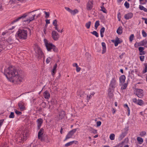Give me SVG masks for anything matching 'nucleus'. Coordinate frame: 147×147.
Instances as JSON below:
<instances>
[{
    "mask_svg": "<svg viewBox=\"0 0 147 147\" xmlns=\"http://www.w3.org/2000/svg\"><path fill=\"white\" fill-rule=\"evenodd\" d=\"M4 74L6 76L8 79H9L10 81H12L13 80H16L15 78L18 74L16 69L14 66L9 67L6 70H4Z\"/></svg>",
    "mask_w": 147,
    "mask_h": 147,
    "instance_id": "obj_1",
    "label": "nucleus"
},
{
    "mask_svg": "<svg viewBox=\"0 0 147 147\" xmlns=\"http://www.w3.org/2000/svg\"><path fill=\"white\" fill-rule=\"evenodd\" d=\"M29 34L31 35V31L28 28L25 29L19 30L17 32L18 36V38L22 40H26L27 38L28 33Z\"/></svg>",
    "mask_w": 147,
    "mask_h": 147,
    "instance_id": "obj_2",
    "label": "nucleus"
},
{
    "mask_svg": "<svg viewBox=\"0 0 147 147\" xmlns=\"http://www.w3.org/2000/svg\"><path fill=\"white\" fill-rule=\"evenodd\" d=\"M28 16V14L27 13H25L23 14L21 16H20L16 19L13 20L12 23L16 22L19 21L20 20H22L23 22H30L33 20H34V17L36 16V14H33L32 15V17L30 18L29 19H28L27 20H24V19Z\"/></svg>",
    "mask_w": 147,
    "mask_h": 147,
    "instance_id": "obj_3",
    "label": "nucleus"
},
{
    "mask_svg": "<svg viewBox=\"0 0 147 147\" xmlns=\"http://www.w3.org/2000/svg\"><path fill=\"white\" fill-rule=\"evenodd\" d=\"M45 45L47 50L48 51H51L52 49L53 51L55 52H57L58 51L57 48L56 46L53 45L52 43H48L47 40H44Z\"/></svg>",
    "mask_w": 147,
    "mask_h": 147,
    "instance_id": "obj_4",
    "label": "nucleus"
},
{
    "mask_svg": "<svg viewBox=\"0 0 147 147\" xmlns=\"http://www.w3.org/2000/svg\"><path fill=\"white\" fill-rule=\"evenodd\" d=\"M35 52L36 53V56L39 58H41L42 56L43 53L40 47H37L34 48Z\"/></svg>",
    "mask_w": 147,
    "mask_h": 147,
    "instance_id": "obj_5",
    "label": "nucleus"
},
{
    "mask_svg": "<svg viewBox=\"0 0 147 147\" xmlns=\"http://www.w3.org/2000/svg\"><path fill=\"white\" fill-rule=\"evenodd\" d=\"M51 35L53 38L55 40H58L60 37L59 35L55 30H53L52 31Z\"/></svg>",
    "mask_w": 147,
    "mask_h": 147,
    "instance_id": "obj_6",
    "label": "nucleus"
},
{
    "mask_svg": "<svg viewBox=\"0 0 147 147\" xmlns=\"http://www.w3.org/2000/svg\"><path fill=\"white\" fill-rule=\"evenodd\" d=\"M77 129H75L70 131L66 136L65 138L64 141H65L68 139L72 138V135L76 131Z\"/></svg>",
    "mask_w": 147,
    "mask_h": 147,
    "instance_id": "obj_7",
    "label": "nucleus"
},
{
    "mask_svg": "<svg viewBox=\"0 0 147 147\" xmlns=\"http://www.w3.org/2000/svg\"><path fill=\"white\" fill-rule=\"evenodd\" d=\"M136 93V95L139 98H142L144 95L143 92V90L141 89L137 88Z\"/></svg>",
    "mask_w": 147,
    "mask_h": 147,
    "instance_id": "obj_8",
    "label": "nucleus"
},
{
    "mask_svg": "<svg viewBox=\"0 0 147 147\" xmlns=\"http://www.w3.org/2000/svg\"><path fill=\"white\" fill-rule=\"evenodd\" d=\"M44 132V129L42 128L39 130L38 134V138L39 139L41 140H42L43 138L42 137V136Z\"/></svg>",
    "mask_w": 147,
    "mask_h": 147,
    "instance_id": "obj_9",
    "label": "nucleus"
},
{
    "mask_svg": "<svg viewBox=\"0 0 147 147\" xmlns=\"http://www.w3.org/2000/svg\"><path fill=\"white\" fill-rule=\"evenodd\" d=\"M93 2L92 0H90L88 3L87 5V9L88 10L91 9L93 7Z\"/></svg>",
    "mask_w": 147,
    "mask_h": 147,
    "instance_id": "obj_10",
    "label": "nucleus"
},
{
    "mask_svg": "<svg viewBox=\"0 0 147 147\" xmlns=\"http://www.w3.org/2000/svg\"><path fill=\"white\" fill-rule=\"evenodd\" d=\"M65 112L63 111H60L59 114L58 118L59 120L62 119L65 116Z\"/></svg>",
    "mask_w": 147,
    "mask_h": 147,
    "instance_id": "obj_11",
    "label": "nucleus"
},
{
    "mask_svg": "<svg viewBox=\"0 0 147 147\" xmlns=\"http://www.w3.org/2000/svg\"><path fill=\"white\" fill-rule=\"evenodd\" d=\"M16 80H13L12 81L13 82L16 81V82H21L22 81L23 78L21 77L18 75H17L16 77L15 78Z\"/></svg>",
    "mask_w": 147,
    "mask_h": 147,
    "instance_id": "obj_12",
    "label": "nucleus"
},
{
    "mask_svg": "<svg viewBox=\"0 0 147 147\" xmlns=\"http://www.w3.org/2000/svg\"><path fill=\"white\" fill-rule=\"evenodd\" d=\"M36 122L37 123V129H39L43 122L42 119L41 118L39 119H37Z\"/></svg>",
    "mask_w": 147,
    "mask_h": 147,
    "instance_id": "obj_13",
    "label": "nucleus"
},
{
    "mask_svg": "<svg viewBox=\"0 0 147 147\" xmlns=\"http://www.w3.org/2000/svg\"><path fill=\"white\" fill-rule=\"evenodd\" d=\"M24 103L22 102H19L18 104V107L21 111H23L25 109V107L24 106Z\"/></svg>",
    "mask_w": 147,
    "mask_h": 147,
    "instance_id": "obj_14",
    "label": "nucleus"
},
{
    "mask_svg": "<svg viewBox=\"0 0 147 147\" xmlns=\"http://www.w3.org/2000/svg\"><path fill=\"white\" fill-rule=\"evenodd\" d=\"M133 16V14L132 13H129L125 14L124 18L126 20H128L131 18Z\"/></svg>",
    "mask_w": 147,
    "mask_h": 147,
    "instance_id": "obj_15",
    "label": "nucleus"
},
{
    "mask_svg": "<svg viewBox=\"0 0 147 147\" xmlns=\"http://www.w3.org/2000/svg\"><path fill=\"white\" fill-rule=\"evenodd\" d=\"M116 79L115 78H113L111 81V84H110V86L112 88H114V86L115 85V83H116Z\"/></svg>",
    "mask_w": 147,
    "mask_h": 147,
    "instance_id": "obj_16",
    "label": "nucleus"
},
{
    "mask_svg": "<svg viewBox=\"0 0 147 147\" xmlns=\"http://www.w3.org/2000/svg\"><path fill=\"white\" fill-rule=\"evenodd\" d=\"M102 46V53L104 54L106 52V47L105 44L104 42H102L101 43Z\"/></svg>",
    "mask_w": 147,
    "mask_h": 147,
    "instance_id": "obj_17",
    "label": "nucleus"
},
{
    "mask_svg": "<svg viewBox=\"0 0 147 147\" xmlns=\"http://www.w3.org/2000/svg\"><path fill=\"white\" fill-rule=\"evenodd\" d=\"M44 96L45 98L46 99H48L50 97V94L48 91H46L44 92Z\"/></svg>",
    "mask_w": 147,
    "mask_h": 147,
    "instance_id": "obj_18",
    "label": "nucleus"
},
{
    "mask_svg": "<svg viewBox=\"0 0 147 147\" xmlns=\"http://www.w3.org/2000/svg\"><path fill=\"white\" fill-rule=\"evenodd\" d=\"M125 131L124 132H123L121 134L120 136V138L121 140L125 137L126 134H127V131L126 129H125Z\"/></svg>",
    "mask_w": 147,
    "mask_h": 147,
    "instance_id": "obj_19",
    "label": "nucleus"
},
{
    "mask_svg": "<svg viewBox=\"0 0 147 147\" xmlns=\"http://www.w3.org/2000/svg\"><path fill=\"white\" fill-rule=\"evenodd\" d=\"M57 67V65L56 63L55 64L53 67V69L51 71L52 75L53 76L54 75L56 71V69Z\"/></svg>",
    "mask_w": 147,
    "mask_h": 147,
    "instance_id": "obj_20",
    "label": "nucleus"
},
{
    "mask_svg": "<svg viewBox=\"0 0 147 147\" xmlns=\"http://www.w3.org/2000/svg\"><path fill=\"white\" fill-rule=\"evenodd\" d=\"M112 41L114 42L115 46H117L118 45V44L120 43H121L120 42V41L119 38L118 37H117L116 38V40L114 42V40H112Z\"/></svg>",
    "mask_w": 147,
    "mask_h": 147,
    "instance_id": "obj_21",
    "label": "nucleus"
},
{
    "mask_svg": "<svg viewBox=\"0 0 147 147\" xmlns=\"http://www.w3.org/2000/svg\"><path fill=\"white\" fill-rule=\"evenodd\" d=\"M125 77L124 75H122L119 78L120 81L121 83H123L125 82Z\"/></svg>",
    "mask_w": 147,
    "mask_h": 147,
    "instance_id": "obj_22",
    "label": "nucleus"
},
{
    "mask_svg": "<svg viewBox=\"0 0 147 147\" xmlns=\"http://www.w3.org/2000/svg\"><path fill=\"white\" fill-rule=\"evenodd\" d=\"M122 28L121 26L119 27L117 30V32L119 35L121 34L122 33Z\"/></svg>",
    "mask_w": 147,
    "mask_h": 147,
    "instance_id": "obj_23",
    "label": "nucleus"
},
{
    "mask_svg": "<svg viewBox=\"0 0 147 147\" xmlns=\"http://www.w3.org/2000/svg\"><path fill=\"white\" fill-rule=\"evenodd\" d=\"M113 91L112 92V90H111L110 88H109L108 90V95L109 97L110 98H112L113 95Z\"/></svg>",
    "mask_w": 147,
    "mask_h": 147,
    "instance_id": "obj_24",
    "label": "nucleus"
},
{
    "mask_svg": "<svg viewBox=\"0 0 147 147\" xmlns=\"http://www.w3.org/2000/svg\"><path fill=\"white\" fill-rule=\"evenodd\" d=\"M137 140L140 144H142L143 142V139L139 137H138L137 138Z\"/></svg>",
    "mask_w": 147,
    "mask_h": 147,
    "instance_id": "obj_25",
    "label": "nucleus"
},
{
    "mask_svg": "<svg viewBox=\"0 0 147 147\" xmlns=\"http://www.w3.org/2000/svg\"><path fill=\"white\" fill-rule=\"evenodd\" d=\"M139 8L140 10H143L145 12H147V9L146 8H145L143 6L141 5H140L139 6Z\"/></svg>",
    "mask_w": 147,
    "mask_h": 147,
    "instance_id": "obj_26",
    "label": "nucleus"
},
{
    "mask_svg": "<svg viewBox=\"0 0 147 147\" xmlns=\"http://www.w3.org/2000/svg\"><path fill=\"white\" fill-rule=\"evenodd\" d=\"M137 104L139 105H142L144 104V101L142 100L138 99Z\"/></svg>",
    "mask_w": 147,
    "mask_h": 147,
    "instance_id": "obj_27",
    "label": "nucleus"
},
{
    "mask_svg": "<svg viewBox=\"0 0 147 147\" xmlns=\"http://www.w3.org/2000/svg\"><path fill=\"white\" fill-rule=\"evenodd\" d=\"M77 142V141H75L70 142H69L66 143V144H65V146L66 147L68 146L71 145L73 143H74V142Z\"/></svg>",
    "mask_w": 147,
    "mask_h": 147,
    "instance_id": "obj_28",
    "label": "nucleus"
},
{
    "mask_svg": "<svg viewBox=\"0 0 147 147\" xmlns=\"http://www.w3.org/2000/svg\"><path fill=\"white\" fill-rule=\"evenodd\" d=\"M7 42L9 43V44H11L13 42V39L9 37L8 38L7 40Z\"/></svg>",
    "mask_w": 147,
    "mask_h": 147,
    "instance_id": "obj_29",
    "label": "nucleus"
},
{
    "mask_svg": "<svg viewBox=\"0 0 147 147\" xmlns=\"http://www.w3.org/2000/svg\"><path fill=\"white\" fill-rule=\"evenodd\" d=\"M100 22L99 20L97 21L95 23L94 26L96 29L98 26L100 25Z\"/></svg>",
    "mask_w": 147,
    "mask_h": 147,
    "instance_id": "obj_30",
    "label": "nucleus"
},
{
    "mask_svg": "<svg viewBox=\"0 0 147 147\" xmlns=\"http://www.w3.org/2000/svg\"><path fill=\"white\" fill-rule=\"evenodd\" d=\"M104 3H103V5ZM101 10L104 13H107V11L106 9L105 8V7H104L103 5H102V6H101Z\"/></svg>",
    "mask_w": 147,
    "mask_h": 147,
    "instance_id": "obj_31",
    "label": "nucleus"
},
{
    "mask_svg": "<svg viewBox=\"0 0 147 147\" xmlns=\"http://www.w3.org/2000/svg\"><path fill=\"white\" fill-rule=\"evenodd\" d=\"M91 24V22L89 21L88 22L86 23L85 24V26L87 29L90 28Z\"/></svg>",
    "mask_w": 147,
    "mask_h": 147,
    "instance_id": "obj_32",
    "label": "nucleus"
},
{
    "mask_svg": "<svg viewBox=\"0 0 147 147\" xmlns=\"http://www.w3.org/2000/svg\"><path fill=\"white\" fill-rule=\"evenodd\" d=\"M78 12V11L77 9H76L74 10H71L70 13L72 15H74L75 14Z\"/></svg>",
    "mask_w": 147,
    "mask_h": 147,
    "instance_id": "obj_33",
    "label": "nucleus"
},
{
    "mask_svg": "<svg viewBox=\"0 0 147 147\" xmlns=\"http://www.w3.org/2000/svg\"><path fill=\"white\" fill-rule=\"evenodd\" d=\"M115 135L113 134H111L109 137L110 139L111 140H113L115 139Z\"/></svg>",
    "mask_w": 147,
    "mask_h": 147,
    "instance_id": "obj_34",
    "label": "nucleus"
},
{
    "mask_svg": "<svg viewBox=\"0 0 147 147\" xmlns=\"http://www.w3.org/2000/svg\"><path fill=\"white\" fill-rule=\"evenodd\" d=\"M91 33L93 35H95L96 37H98V33L95 31H94L92 32H91Z\"/></svg>",
    "mask_w": 147,
    "mask_h": 147,
    "instance_id": "obj_35",
    "label": "nucleus"
},
{
    "mask_svg": "<svg viewBox=\"0 0 147 147\" xmlns=\"http://www.w3.org/2000/svg\"><path fill=\"white\" fill-rule=\"evenodd\" d=\"M15 113L18 115H20L22 114V113L21 112L18 111L16 109H14Z\"/></svg>",
    "mask_w": 147,
    "mask_h": 147,
    "instance_id": "obj_36",
    "label": "nucleus"
},
{
    "mask_svg": "<svg viewBox=\"0 0 147 147\" xmlns=\"http://www.w3.org/2000/svg\"><path fill=\"white\" fill-rule=\"evenodd\" d=\"M89 130L90 131H91V132L93 133L94 134H95L97 133V130L94 129L92 128H90L89 129Z\"/></svg>",
    "mask_w": 147,
    "mask_h": 147,
    "instance_id": "obj_37",
    "label": "nucleus"
},
{
    "mask_svg": "<svg viewBox=\"0 0 147 147\" xmlns=\"http://www.w3.org/2000/svg\"><path fill=\"white\" fill-rule=\"evenodd\" d=\"M124 5L127 9L129 7V4L127 1H126Z\"/></svg>",
    "mask_w": 147,
    "mask_h": 147,
    "instance_id": "obj_38",
    "label": "nucleus"
},
{
    "mask_svg": "<svg viewBox=\"0 0 147 147\" xmlns=\"http://www.w3.org/2000/svg\"><path fill=\"white\" fill-rule=\"evenodd\" d=\"M14 117V115L13 112H11L10 115L9 116V118H13Z\"/></svg>",
    "mask_w": 147,
    "mask_h": 147,
    "instance_id": "obj_39",
    "label": "nucleus"
},
{
    "mask_svg": "<svg viewBox=\"0 0 147 147\" xmlns=\"http://www.w3.org/2000/svg\"><path fill=\"white\" fill-rule=\"evenodd\" d=\"M5 49V46L4 45L0 44V52L3 49Z\"/></svg>",
    "mask_w": 147,
    "mask_h": 147,
    "instance_id": "obj_40",
    "label": "nucleus"
},
{
    "mask_svg": "<svg viewBox=\"0 0 147 147\" xmlns=\"http://www.w3.org/2000/svg\"><path fill=\"white\" fill-rule=\"evenodd\" d=\"M123 142H121L119 143L118 145H116L114 147H122L123 145Z\"/></svg>",
    "mask_w": 147,
    "mask_h": 147,
    "instance_id": "obj_41",
    "label": "nucleus"
},
{
    "mask_svg": "<svg viewBox=\"0 0 147 147\" xmlns=\"http://www.w3.org/2000/svg\"><path fill=\"white\" fill-rule=\"evenodd\" d=\"M134 36L133 34H131L130 36L129 37V41L130 42H131L133 40L134 38Z\"/></svg>",
    "mask_w": 147,
    "mask_h": 147,
    "instance_id": "obj_42",
    "label": "nucleus"
},
{
    "mask_svg": "<svg viewBox=\"0 0 147 147\" xmlns=\"http://www.w3.org/2000/svg\"><path fill=\"white\" fill-rule=\"evenodd\" d=\"M144 49V48L142 47H140L138 48L139 51L140 53L143 52Z\"/></svg>",
    "mask_w": 147,
    "mask_h": 147,
    "instance_id": "obj_43",
    "label": "nucleus"
},
{
    "mask_svg": "<svg viewBox=\"0 0 147 147\" xmlns=\"http://www.w3.org/2000/svg\"><path fill=\"white\" fill-rule=\"evenodd\" d=\"M84 96V95H83ZM86 96L87 98V100H88H88L92 97V96L91 95H90L89 96H88V95H86V94H85L84 95V96L86 97Z\"/></svg>",
    "mask_w": 147,
    "mask_h": 147,
    "instance_id": "obj_44",
    "label": "nucleus"
},
{
    "mask_svg": "<svg viewBox=\"0 0 147 147\" xmlns=\"http://www.w3.org/2000/svg\"><path fill=\"white\" fill-rule=\"evenodd\" d=\"M137 44H138V46H143V44L142 41H141V42L139 43H136L135 44V46Z\"/></svg>",
    "mask_w": 147,
    "mask_h": 147,
    "instance_id": "obj_45",
    "label": "nucleus"
},
{
    "mask_svg": "<svg viewBox=\"0 0 147 147\" xmlns=\"http://www.w3.org/2000/svg\"><path fill=\"white\" fill-rule=\"evenodd\" d=\"M142 34L143 37H146L147 36V34L144 30L142 31Z\"/></svg>",
    "mask_w": 147,
    "mask_h": 147,
    "instance_id": "obj_46",
    "label": "nucleus"
},
{
    "mask_svg": "<svg viewBox=\"0 0 147 147\" xmlns=\"http://www.w3.org/2000/svg\"><path fill=\"white\" fill-rule=\"evenodd\" d=\"M147 71V65H145V69L143 71V73L144 74Z\"/></svg>",
    "mask_w": 147,
    "mask_h": 147,
    "instance_id": "obj_47",
    "label": "nucleus"
},
{
    "mask_svg": "<svg viewBox=\"0 0 147 147\" xmlns=\"http://www.w3.org/2000/svg\"><path fill=\"white\" fill-rule=\"evenodd\" d=\"M44 13L46 15L45 17L47 18L49 16V12H47L46 11H44Z\"/></svg>",
    "mask_w": 147,
    "mask_h": 147,
    "instance_id": "obj_48",
    "label": "nucleus"
},
{
    "mask_svg": "<svg viewBox=\"0 0 147 147\" xmlns=\"http://www.w3.org/2000/svg\"><path fill=\"white\" fill-rule=\"evenodd\" d=\"M56 102V100H55L52 99L51 101L50 102L52 105H53V104H55Z\"/></svg>",
    "mask_w": 147,
    "mask_h": 147,
    "instance_id": "obj_49",
    "label": "nucleus"
},
{
    "mask_svg": "<svg viewBox=\"0 0 147 147\" xmlns=\"http://www.w3.org/2000/svg\"><path fill=\"white\" fill-rule=\"evenodd\" d=\"M127 87V85L126 84H125L123 85L121 87V89H125Z\"/></svg>",
    "mask_w": 147,
    "mask_h": 147,
    "instance_id": "obj_50",
    "label": "nucleus"
},
{
    "mask_svg": "<svg viewBox=\"0 0 147 147\" xmlns=\"http://www.w3.org/2000/svg\"><path fill=\"white\" fill-rule=\"evenodd\" d=\"M105 31L104 27H102L100 30V33H104Z\"/></svg>",
    "mask_w": 147,
    "mask_h": 147,
    "instance_id": "obj_51",
    "label": "nucleus"
},
{
    "mask_svg": "<svg viewBox=\"0 0 147 147\" xmlns=\"http://www.w3.org/2000/svg\"><path fill=\"white\" fill-rule=\"evenodd\" d=\"M146 134V132L145 131H142L140 133V136H143Z\"/></svg>",
    "mask_w": 147,
    "mask_h": 147,
    "instance_id": "obj_52",
    "label": "nucleus"
},
{
    "mask_svg": "<svg viewBox=\"0 0 147 147\" xmlns=\"http://www.w3.org/2000/svg\"><path fill=\"white\" fill-rule=\"evenodd\" d=\"M140 60L142 61H143L144 59V56H140Z\"/></svg>",
    "mask_w": 147,
    "mask_h": 147,
    "instance_id": "obj_53",
    "label": "nucleus"
},
{
    "mask_svg": "<svg viewBox=\"0 0 147 147\" xmlns=\"http://www.w3.org/2000/svg\"><path fill=\"white\" fill-rule=\"evenodd\" d=\"M101 122L100 121H98L96 123V125L97 127H99L101 125Z\"/></svg>",
    "mask_w": 147,
    "mask_h": 147,
    "instance_id": "obj_54",
    "label": "nucleus"
},
{
    "mask_svg": "<svg viewBox=\"0 0 147 147\" xmlns=\"http://www.w3.org/2000/svg\"><path fill=\"white\" fill-rule=\"evenodd\" d=\"M81 69V68L79 67L78 66L76 67V71L77 72H79L80 71Z\"/></svg>",
    "mask_w": 147,
    "mask_h": 147,
    "instance_id": "obj_55",
    "label": "nucleus"
},
{
    "mask_svg": "<svg viewBox=\"0 0 147 147\" xmlns=\"http://www.w3.org/2000/svg\"><path fill=\"white\" fill-rule=\"evenodd\" d=\"M65 8L66 10L70 13L71 11V9L67 7H65Z\"/></svg>",
    "mask_w": 147,
    "mask_h": 147,
    "instance_id": "obj_56",
    "label": "nucleus"
},
{
    "mask_svg": "<svg viewBox=\"0 0 147 147\" xmlns=\"http://www.w3.org/2000/svg\"><path fill=\"white\" fill-rule=\"evenodd\" d=\"M53 25H56V24H57V20L55 19L53 21Z\"/></svg>",
    "mask_w": 147,
    "mask_h": 147,
    "instance_id": "obj_57",
    "label": "nucleus"
},
{
    "mask_svg": "<svg viewBox=\"0 0 147 147\" xmlns=\"http://www.w3.org/2000/svg\"><path fill=\"white\" fill-rule=\"evenodd\" d=\"M51 59L50 57L47 58L46 60V63H49Z\"/></svg>",
    "mask_w": 147,
    "mask_h": 147,
    "instance_id": "obj_58",
    "label": "nucleus"
},
{
    "mask_svg": "<svg viewBox=\"0 0 147 147\" xmlns=\"http://www.w3.org/2000/svg\"><path fill=\"white\" fill-rule=\"evenodd\" d=\"M142 41L143 44V46L144 45H146L147 43V40H143Z\"/></svg>",
    "mask_w": 147,
    "mask_h": 147,
    "instance_id": "obj_59",
    "label": "nucleus"
},
{
    "mask_svg": "<svg viewBox=\"0 0 147 147\" xmlns=\"http://www.w3.org/2000/svg\"><path fill=\"white\" fill-rule=\"evenodd\" d=\"M15 0H10L9 1V2L11 3V4H12L15 3Z\"/></svg>",
    "mask_w": 147,
    "mask_h": 147,
    "instance_id": "obj_60",
    "label": "nucleus"
},
{
    "mask_svg": "<svg viewBox=\"0 0 147 147\" xmlns=\"http://www.w3.org/2000/svg\"><path fill=\"white\" fill-rule=\"evenodd\" d=\"M132 100H133V102H134L135 103H137V100L136 98H133Z\"/></svg>",
    "mask_w": 147,
    "mask_h": 147,
    "instance_id": "obj_61",
    "label": "nucleus"
},
{
    "mask_svg": "<svg viewBox=\"0 0 147 147\" xmlns=\"http://www.w3.org/2000/svg\"><path fill=\"white\" fill-rule=\"evenodd\" d=\"M142 19L143 20H145V23L147 24V18H142Z\"/></svg>",
    "mask_w": 147,
    "mask_h": 147,
    "instance_id": "obj_62",
    "label": "nucleus"
},
{
    "mask_svg": "<svg viewBox=\"0 0 147 147\" xmlns=\"http://www.w3.org/2000/svg\"><path fill=\"white\" fill-rule=\"evenodd\" d=\"M125 54V53H122L121 55H119V57L120 59H122L123 57V56L124 55V54Z\"/></svg>",
    "mask_w": 147,
    "mask_h": 147,
    "instance_id": "obj_63",
    "label": "nucleus"
},
{
    "mask_svg": "<svg viewBox=\"0 0 147 147\" xmlns=\"http://www.w3.org/2000/svg\"><path fill=\"white\" fill-rule=\"evenodd\" d=\"M55 29L56 30H57L58 32H60V30L58 29V28L57 27H55Z\"/></svg>",
    "mask_w": 147,
    "mask_h": 147,
    "instance_id": "obj_64",
    "label": "nucleus"
}]
</instances>
